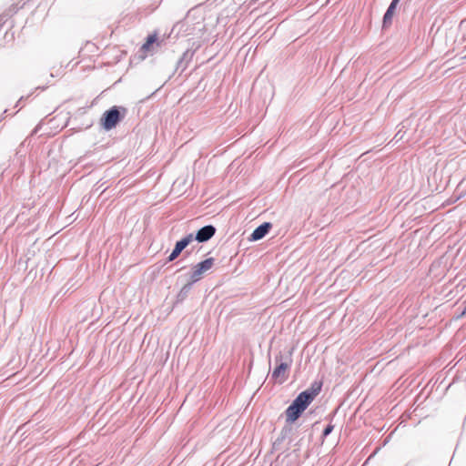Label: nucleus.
Returning a JSON list of instances; mask_svg holds the SVG:
<instances>
[{"label":"nucleus","mask_w":466,"mask_h":466,"mask_svg":"<svg viewBox=\"0 0 466 466\" xmlns=\"http://www.w3.org/2000/svg\"><path fill=\"white\" fill-rule=\"evenodd\" d=\"M270 228L269 223H264L258 227L252 233L251 238L253 240H258L265 237Z\"/></svg>","instance_id":"nucleus-8"},{"label":"nucleus","mask_w":466,"mask_h":466,"mask_svg":"<svg viewBox=\"0 0 466 466\" xmlns=\"http://www.w3.org/2000/svg\"><path fill=\"white\" fill-rule=\"evenodd\" d=\"M193 240V235L189 234L187 237L183 238L181 240L177 241L176 243V246L171 252V254L168 256L167 260L173 261L175 260L179 254L182 252V250Z\"/></svg>","instance_id":"nucleus-6"},{"label":"nucleus","mask_w":466,"mask_h":466,"mask_svg":"<svg viewBox=\"0 0 466 466\" xmlns=\"http://www.w3.org/2000/svg\"><path fill=\"white\" fill-rule=\"evenodd\" d=\"M276 360L279 363L272 371L271 379L275 383L282 384L288 379L291 359L287 358L286 361H282V356H279L276 358Z\"/></svg>","instance_id":"nucleus-2"},{"label":"nucleus","mask_w":466,"mask_h":466,"mask_svg":"<svg viewBox=\"0 0 466 466\" xmlns=\"http://www.w3.org/2000/svg\"><path fill=\"white\" fill-rule=\"evenodd\" d=\"M215 232L216 229L213 226H205L198 231L196 239L198 242L207 241L214 236Z\"/></svg>","instance_id":"nucleus-7"},{"label":"nucleus","mask_w":466,"mask_h":466,"mask_svg":"<svg viewBox=\"0 0 466 466\" xmlns=\"http://www.w3.org/2000/svg\"><path fill=\"white\" fill-rule=\"evenodd\" d=\"M120 121V113L116 106L106 111L101 118V124L106 130L114 128Z\"/></svg>","instance_id":"nucleus-4"},{"label":"nucleus","mask_w":466,"mask_h":466,"mask_svg":"<svg viewBox=\"0 0 466 466\" xmlns=\"http://www.w3.org/2000/svg\"><path fill=\"white\" fill-rule=\"evenodd\" d=\"M333 431V425H328L323 431L324 436H328Z\"/></svg>","instance_id":"nucleus-10"},{"label":"nucleus","mask_w":466,"mask_h":466,"mask_svg":"<svg viewBox=\"0 0 466 466\" xmlns=\"http://www.w3.org/2000/svg\"><path fill=\"white\" fill-rule=\"evenodd\" d=\"M158 35L155 32L147 36L145 43L141 46L138 51V57L140 60H145L148 56L153 55L156 47L160 46Z\"/></svg>","instance_id":"nucleus-3"},{"label":"nucleus","mask_w":466,"mask_h":466,"mask_svg":"<svg viewBox=\"0 0 466 466\" xmlns=\"http://www.w3.org/2000/svg\"><path fill=\"white\" fill-rule=\"evenodd\" d=\"M399 1L400 0H392L391 4L390 5V6H389L387 12L384 15V17H383V24L384 25H387L388 23L390 24L391 22V18L393 16L395 8H396Z\"/></svg>","instance_id":"nucleus-9"},{"label":"nucleus","mask_w":466,"mask_h":466,"mask_svg":"<svg viewBox=\"0 0 466 466\" xmlns=\"http://www.w3.org/2000/svg\"><path fill=\"white\" fill-rule=\"evenodd\" d=\"M214 261L215 259L213 258H208L195 265L190 276L191 283L198 281L202 278V275L213 267Z\"/></svg>","instance_id":"nucleus-5"},{"label":"nucleus","mask_w":466,"mask_h":466,"mask_svg":"<svg viewBox=\"0 0 466 466\" xmlns=\"http://www.w3.org/2000/svg\"><path fill=\"white\" fill-rule=\"evenodd\" d=\"M319 390L320 387H318L316 390H307L300 392L285 411L287 422L293 423L296 421L319 394Z\"/></svg>","instance_id":"nucleus-1"}]
</instances>
